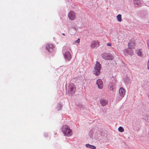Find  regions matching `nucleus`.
Returning a JSON list of instances; mask_svg holds the SVG:
<instances>
[{"label":"nucleus","instance_id":"2","mask_svg":"<svg viewBox=\"0 0 149 149\" xmlns=\"http://www.w3.org/2000/svg\"><path fill=\"white\" fill-rule=\"evenodd\" d=\"M101 65L100 63L97 61L96 63V64L95 65V67H94V73L96 76L100 74L101 69Z\"/></svg>","mask_w":149,"mask_h":149},{"label":"nucleus","instance_id":"19","mask_svg":"<svg viewBox=\"0 0 149 149\" xmlns=\"http://www.w3.org/2000/svg\"><path fill=\"white\" fill-rule=\"evenodd\" d=\"M107 45L108 46H110V47H111V44L110 43H107Z\"/></svg>","mask_w":149,"mask_h":149},{"label":"nucleus","instance_id":"9","mask_svg":"<svg viewBox=\"0 0 149 149\" xmlns=\"http://www.w3.org/2000/svg\"><path fill=\"white\" fill-rule=\"evenodd\" d=\"M119 93L120 95L123 97L125 94V90L123 88H120L119 90Z\"/></svg>","mask_w":149,"mask_h":149},{"label":"nucleus","instance_id":"20","mask_svg":"<svg viewBox=\"0 0 149 149\" xmlns=\"http://www.w3.org/2000/svg\"><path fill=\"white\" fill-rule=\"evenodd\" d=\"M147 44L148 45V49H149V40H147Z\"/></svg>","mask_w":149,"mask_h":149},{"label":"nucleus","instance_id":"13","mask_svg":"<svg viewBox=\"0 0 149 149\" xmlns=\"http://www.w3.org/2000/svg\"><path fill=\"white\" fill-rule=\"evenodd\" d=\"M86 147L87 148H89L92 149H95L96 148V147L93 145H91L89 144H86Z\"/></svg>","mask_w":149,"mask_h":149},{"label":"nucleus","instance_id":"3","mask_svg":"<svg viewBox=\"0 0 149 149\" xmlns=\"http://www.w3.org/2000/svg\"><path fill=\"white\" fill-rule=\"evenodd\" d=\"M102 57L106 60H112L113 58V56L109 53H104L102 54Z\"/></svg>","mask_w":149,"mask_h":149},{"label":"nucleus","instance_id":"6","mask_svg":"<svg viewBox=\"0 0 149 149\" xmlns=\"http://www.w3.org/2000/svg\"><path fill=\"white\" fill-rule=\"evenodd\" d=\"M69 19H75L76 15L75 13L72 11H70L68 14Z\"/></svg>","mask_w":149,"mask_h":149},{"label":"nucleus","instance_id":"22","mask_svg":"<svg viewBox=\"0 0 149 149\" xmlns=\"http://www.w3.org/2000/svg\"><path fill=\"white\" fill-rule=\"evenodd\" d=\"M144 18H147V17L146 15H144L143 17Z\"/></svg>","mask_w":149,"mask_h":149},{"label":"nucleus","instance_id":"5","mask_svg":"<svg viewBox=\"0 0 149 149\" xmlns=\"http://www.w3.org/2000/svg\"><path fill=\"white\" fill-rule=\"evenodd\" d=\"M64 56L65 60L68 61H69L72 58L70 54L68 51L64 53Z\"/></svg>","mask_w":149,"mask_h":149},{"label":"nucleus","instance_id":"1","mask_svg":"<svg viewBox=\"0 0 149 149\" xmlns=\"http://www.w3.org/2000/svg\"><path fill=\"white\" fill-rule=\"evenodd\" d=\"M62 131L65 136H70L72 134V130L67 125H65L63 126Z\"/></svg>","mask_w":149,"mask_h":149},{"label":"nucleus","instance_id":"4","mask_svg":"<svg viewBox=\"0 0 149 149\" xmlns=\"http://www.w3.org/2000/svg\"><path fill=\"white\" fill-rule=\"evenodd\" d=\"M136 45L135 41L134 39L131 40L128 43V48L130 49L134 48Z\"/></svg>","mask_w":149,"mask_h":149},{"label":"nucleus","instance_id":"15","mask_svg":"<svg viewBox=\"0 0 149 149\" xmlns=\"http://www.w3.org/2000/svg\"><path fill=\"white\" fill-rule=\"evenodd\" d=\"M137 54L139 56H141L142 52H141L140 49H138L137 50Z\"/></svg>","mask_w":149,"mask_h":149},{"label":"nucleus","instance_id":"12","mask_svg":"<svg viewBox=\"0 0 149 149\" xmlns=\"http://www.w3.org/2000/svg\"><path fill=\"white\" fill-rule=\"evenodd\" d=\"M100 103L102 106H104L107 104V102L106 100L103 99L101 100Z\"/></svg>","mask_w":149,"mask_h":149},{"label":"nucleus","instance_id":"10","mask_svg":"<svg viewBox=\"0 0 149 149\" xmlns=\"http://www.w3.org/2000/svg\"><path fill=\"white\" fill-rule=\"evenodd\" d=\"M53 47L54 46L52 44L47 45L46 46V49L48 51H50L52 49Z\"/></svg>","mask_w":149,"mask_h":149},{"label":"nucleus","instance_id":"7","mask_svg":"<svg viewBox=\"0 0 149 149\" xmlns=\"http://www.w3.org/2000/svg\"><path fill=\"white\" fill-rule=\"evenodd\" d=\"M96 84L100 89H102L103 87V84L102 81L100 79H98L96 81Z\"/></svg>","mask_w":149,"mask_h":149},{"label":"nucleus","instance_id":"21","mask_svg":"<svg viewBox=\"0 0 149 149\" xmlns=\"http://www.w3.org/2000/svg\"><path fill=\"white\" fill-rule=\"evenodd\" d=\"M147 66L148 69H149V59L148 63Z\"/></svg>","mask_w":149,"mask_h":149},{"label":"nucleus","instance_id":"17","mask_svg":"<svg viewBox=\"0 0 149 149\" xmlns=\"http://www.w3.org/2000/svg\"><path fill=\"white\" fill-rule=\"evenodd\" d=\"M116 19H121V15L120 14H118L116 16Z\"/></svg>","mask_w":149,"mask_h":149},{"label":"nucleus","instance_id":"16","mask_svg":"<svg viewBox=\"0 0 149 149\" xmlns=\"http://www.w3.org/2000/svg\"><path fill=\"white\" fill-rule=\"evenodd\" d=\"M118 131L121 132H123L124 131V129L121 127H120L118 128Z\"/></svg>","mask_w":149,"mask_h":149},{"label":"nucleus","instance_id":"11","mask_svg":"<svg viewBox=\"0 0 149 149\" xmlns=\"http://www.w3.org/2000/svg\"><path fill=\"white\" fill-rule=\"evenodd\" d=\"M134 3L136 6H140L141 4V1L139 0H134Z\"/></svg>","mask_w":149,"mask_h":149},{"label":"nucleus","instance_id":"24","mask_svg":"<svg viewBox=\"0 0 149 149\" xmlns=\"http://www.w3.org/2000/svg\"><path fill=\"white\" fill-rule=\"evenodd\" d=\"M65 48H64H64H63V51H64V52H65Z\"/></svg>","mask_w":149,"mask_h":149},{"label":"nucleus","instance_id":"18","mask_svg":"<svg viewBox=\"0 0 149 149\" xmlns=\"http://www.w3.org/2000/svg\"><path fill=\"white\" fill-rule=\"evenodd\" d=\"M80 40L79 38H78L76 41H75V42L79 44L80 42Z\"/></svg>","mask_w":149,"mask_h":149},{"label":"nucleus","instance_id":"23","mask_svg":"<svg viewBox=\"0 0 149 149\" xmlns=\"http://www.w3.org/2000/svg\"><path fill=\"white\" fill-rule=\"evenodd\" d=\"M118 21L120 22L121 21V19H118Z\"/></svg>","mask_w":149,"mask_h":149},{"label":"nucleus","instance_id":"25","mask_svg":"<svg viewBox=\"0 0 149 149\" xmlns=\"http://www.w3.org/2000/svg\"><path fill=\"white\" fill-rule=\"evenodd\" d=\"M62 35H63V36H65V34L64 33H63L62 34Z\"/></svg>","mask_w":149,"mask_h":149},{"label":"nucleus","instance_id":"8","mask_svg":"<svg viewBox=\"0 0 149 149\" xmlns=\"http://www.w3.org/2000/svg\"><path fill=\"white\" fill-rule=\"evenodd\" d=\"M99 45V42L98 41H94L91 42V47L92 48H94L98 46Z\"/></svg>","mask_w":149,"mask_h":149},{"label":"nucleus","instance_id":"14","mask_svg":"<svg viewBox=\"0 0 149 149\" xmlns=\"http://www.w3.org/2000/svg\"><path fill=\"white\" fill-rule=\"evenodd\" d=\"M69 88L70 91H72L73 93H74L76 91V88L74 86L70 87Z\"/></svg>","mask_w":149,"mask_h":149}]
</instances>
